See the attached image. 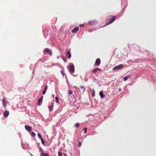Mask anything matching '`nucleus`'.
Here are the masks:
<instances>
[{
  "instance_id": "obj_36",
  "label": "nucleus",
  "mask_w": 156,
  "mask_h": 156,
  "mask_svg": "<svg viewBox=\"0 0 156 156\" xmlns=\"http://www.w3.org/2000/svg\"><path fill=\"white\" fill-rule=\"evenodd\" d=\"M64 61L65 62H66V60H64Z\"/></svg>"
},
{
  "instance_id": "obj_27",
  "label": "nucleus",
  "mask_w": 156,
  "mask_h": 156,
  "mask_svg": "<svg viewBox=\"0 0 156 156\" xmlns=\"http://www.w3.org/2000/svg\"><path fill=\"white\" fill-rule=\"evenodd\" d=\"M81 143L80 142H79L78 143V146L79 147H80V146L81 145Z\"/></svg>"
},
{
  "instance_id": "obj_26",
  "label": "nucleus",
  "mask_w": 156,
  "mask_h": 156,
  "mask_svg": "<svg viewBox=\"0 0 156 156\" xmlns=\"http://www.w3.org/2000/svg\"><path fill=\"white\" fill-rule=\"evenodd\" d=\"M41 141L42 144H44V140H43V139L42 138L41 139Z\"/></svg>"
},
{
  "instance_id": "obj_33",
  "label": "nucleus",
  "mask_w": 156,
  "mask_h": 156,
  "mask_svg": "<svg viewBox=\"0 0 156 156\" xmlns=\"http://www.w3.org/2000/svg\"><path fill=\"white\" fill-rule=\"evenodd\" d=\"M40 150H41V151L42 152H43V149H42V148H40Z\"/></svg>"
},
{
  "instance_id": "obj_29",
  "label": "nucleus",
  "mask_w": 156,
  "mask_h": 156,
  "mask_svg": "<svg viewBox=\"0 0 156 156\" xmlns=\"http://www.w3.org/2000/svg\"><path fill=\"white\" fill-rule=\"evenodd\" d=\"M47 88H48V86L47 85L45 86L44 88V90L46 91L47 89Z\"/></svg>"
},
{
  "instance_id": "obj_21",
  "label": "nucleus",
  "mask_w": 156,
  "mask_h": 156,
  "mask_svg": "<svg viewBox=\"0 0 156 156\" xmlns=\"http://www.w3.org/2000/svg\"><path fill=\"white\" fill-rule=\"evenodd\" d=\"M75 126L76 127H78L80 126V124L78 123H76L75 125Z\"/></svg>"
},
{
  "instance_id": "obj_1",
  "label": "nucleus",
  "mask_w": 156,
  "mask_h": 156,
  "mask_svg": "<svg viewBox=\"0 0 156 156\" xmlns=\"http://www.w3.org/2000/svg\"><path fill=\"white\" fill-rule=\"evenodd\" d=\"M124 66V65L123 64H121L119 65L116 66L114 67L113 68V70H119L122 69L123 68Z\"/></svg>"
},
{
  "instance_id": "obj_28",
  "label": "nucleus",
  "mask_w": 156,
  "mask_h": 156,
  "mask_svg": "<svg viewBox=\"0 0 156 156\" xmlns=\"http://www.w3.org/2000/svg\"><path fill=\"white\" fill-rule=\"evenodd\" d=\"M84 131H85V133H86L87 132V128H84Z\"/></svg>"
},
{
  "instance_id": "obj_35",
  "label": "nucleus",
  "mask_w": 156,
  "mask_h": 156,
  "mask_svg": "<svg viewBox=\"0 0 156 156\" xmlns=\"http://www.w3.org/2000/svg\"><path fill=\"white\" fill-rule=\"evenodd\" d=\"M119 91H121V89H119Z\"/></svg>"
},
{
  "instance_id": "obj_12",
  "label": "nucleus",
  "mask_w": 156,
  "mask_h": 156,
  "mask_svg": "<svg viewBox=\"0 0 156 156\" xmlns=\"http://www.w3.org/2000/svg\"><path fill=\"white\" fill-rule=\"evenodd\" d=\"M66 56L68 58H70L71 57V55L69 50L67 51L66 54Z\"/></svg>"
},
{
  "instance_id": "obj_30",
  "label": "nucleus",
  "mask_w": 156,
  "mask_h": 156,
  "mask_svg": "<svg viewBox=\"0 0 156 156\" xmlns=\"http://www.w3.org/2000/svg\"><path fill=\"white\" fill-rule=\"evenodd\" d=\"M84 26V24H81L80 25H79V27H83V26Z\"/></svg>"
},
{
  "instance_id": "obj_22",
  "label": "nucleus",
  "mask_w": 156,
  "mask_h": 156,
  "mask_svg": "<svg viewBox=\"0 0 156 156\" xmlns=\"http://www.w3.org/2000/svg\"><path fill=\"white\" fill-rule=\"evenodd\" d=\"M37 135H38V137H39V138L40 139H41L42 138V136H41V135L39 133H38L37 134Z\"/></svg>"
},
{
  "instance_id": "obj_18",
  "label": "nucleus",
  "mask_w": 156,
  "mask_h": 156,
  "mask_svg": "<svg viewBox=\"0 0 156 156\" xmlns=\"http://www.w3.org/2000/svg\"><path fill=\"white\" fill-rule=\"evenodd\" d=\"M63 154L61 151H59L58 152V156H62Z\"/></svg>"
},
{
  "instance_id": "obj_14",
  "label": "nucleus",
  "mask_w": 156,
  "mask_h": 156,
  "mask_svg": "<svg viewBox=\"0 0 156 156\" xmlns=\"http://www.w3.org/2000/svg\"><path fill=\"white\" fill-rule=\"evenodd\" d=\"M99 94L101 98H103L105 97V95L103 94V91L102 90L100 91Z\"/></svg>"
},
{
  "instance_id": "obj_5",
  "label": "nucleus",
  "mask_w": 156,
  "mask_h": 156,
  "mask_svg": "<svg viewBox=\"0 0 156 156\" xmlns=\"http://www.w3.org/2000/svg\"><path fill=\"white\" fill-rule=\"evenodd\" d=\"M46 52L47 53H48L50 55H52V52L48 48H45L44 50V52Z\"/></svg>"
},
{
  "instance_id": "obj_17",
  "label": "nucleus",
  "mask_w": 156,
  "mask_h": 156,
  "mask_svg": "<svg viewBox=\"0 0 156 156\" xmlns=\"http://www.w3.org/2000/svg\"><path fill=\"white\" fill-rule=\"evenodd\" d=\"M49 154H45L43 152L41 154V156H49Z\"/></svg>"
},
{
  "instance_id": "obj_8",
  "label": "nucleus",
  "mask_w": 156,
  "mask_h": 156,
  "mask_svg": "<svg viewBox=\"0 0 156 156\" xmlns=\"http://www.w3.org/2000/svg\"><path fill=\"white\" fill-rule=\"evenodd\" d=\"M43 98V96H42L40 98H39L38 101V105H40L42 103V100Z\"/></svg>"
},
{
  "instance_id": "obj_25",
  "label": "nucleus",
  "mask_w": 156,
  "mask_h": 156,
  "mask_svg": "<svg viewBox=\"0 0 156 156\" xmlns=\"http://www.w3.org/2000/svg\"><path fill=\"white\" fill-rule=\"evenodd\" d=\"M128 76H126V77H124V81H126L128 79Z\"/></svg>"
},
{
  "instance_id": "obj_32",
  "label": "nucleus",
  "mask_w": 156,
  "mask_h": 156,
  "mask_svg": "<svg viewBox=\"0 0 156 156\" xmlns=\"http://www.w3.org/2000/svg\"><path fill=\"white\" fill-rule=\"evenodd\" d=\"M80 87L82 89H83L84 88V87L83 86H80Z\"/></svg>"
},
{
  "instance_id": "obj_2",
  "label": "nucleus",
  "mask_w": 156,
  "mask_h": 156,
  "mask_svg": "<svg viewBox=\"0 0 156 156\" xmlns=\"http://www.w3.org/2000/svg\"><path fill=\"white\" fill-rule=\"evenodd\" d=\"M127 5V2L126 0L121 1V6L123 7V8L125 9Z\"/></svg>"
},
{
  "instance_id": "obj_3",
  "label": "nucleus",
  "mask_w": 156,
  "mask_h": 156,
  "mask_svg": "<svg viewBox=\"0 0 156 156\" xmlns=\"http://www.w3.org/2000/svg\"><path fill=\"white\" fill-rule=\"evenodd\" d=\"M69 72L71 74H73L75 71L74 66L73 65H70L69 67Z\"/></svg>"
},
{
  "instance_id": "obj_20",
  "label": "nucleus",
  "mask_w": 156,
  "mask_h": 156,
  "mask_svg": "<svg viewBox=\"0 0 156 156\" xmlns=\"http://www.w3.org/2000/svg\"><path fill=\"white\" fill-rule=\"evenodd\" d=\"M68 93L69 94L71 95L73 93V91L71 90H68Z\"/></svg>"
},
{
  "instance_id": "obj_19",
  "label": "nucleus",
  "mask_w": 156,
  "mask_h": 156,
  "mask_svg": "<svg viewBox=\"0 0 156 156\" xmlns=\"http://www.w3.org/2000/svg\"><path fill=\"white\" fill-rule=\"evenodd\" d=\"M31 136L33 137H34L35 136V134L33 132H31Z\"/></svg>"
},
{
  "instance_id": "obj_24",
  "label": "nucleus",
  "mask_w": 156,
  "mask_h": 156,
  "mask_svg": "<svg viewBox=\"0 0 156 156\" xmlns=\"http://www.w3.org/2000/svg\"><path fill=\"white\" fill-rule=\"evenodd\" d=\"M93 93L92 94V97H94L95 96V91L94 90H93Z\"/></svg>"
},
{
  "instance_id": "obj_16",
  "label": "nucleus",
  "mask_w": 156,
  "mask_h": 156,
  "mask_svg": "<svg viewBox=\"0 0 156 156\" xmlns=\"http://www.w3.org/2000/svg\"><path fill=\"white\" fill-rule=\"evenodd\" d=\"M114 21V20H110V21L108 22L107 23H106L105 26H106L108 24H111V23H112Z\"/></svg>"
},
{
  "instance_id": "obj_11",
  "label": "nucleus",
  "mask_w": 156,
  "mask_h": 156,
  "mask_svg": "<svg viewBox=\"0 0 156 156\" xmlns=\"http://www.w3.org/2000/svg\"><path fill=\"white\" fill-rule=\"evenodd\" d=\"M9 114V112L8 111H5L3 113V115L5 117H7Z\"/></svg>"
},
{
  "instance_id": "obj_4",
  "label": "nucleus",
  "mask_w": 156,
  "mask_h": 156,
  "mask_svg": "<svg viewBox=\"0 0 156 156\" xmlns=\"http://www.w3.org/2000/svg\"><path fill=\"white\" fill-rule=\"evenodd\" d=\"M116 17L115 16L109 15L107 17L106 20H115Z\"/></svg>"
},
{
  "instance_id": "obj_31",
  "label": "nucleus",
  "mask_w": 156,
  "mask_h": 156,
  "mask_svg": "<svg viewBox=\"0 0 156 156\" xmlns=\"http://www.w3.org/2000/svg\"><path fill=\"white\" fill-rule=\"evenodd\" d=\"M46 90H44L43 91V92H42V94H45V93H46Z\"/></svg>"
},
{
  "instance_id": "obj_7",
  "label": "nucleus",
  "mask_w": 156,
  "mask_h": 156,
  "mask_svg": "<svg viewBox=\"0 0 156 156\" xmlns=\"http://www.w3.org/2000/svg\"><path fill=\"white\" fill-rule=\"evenodd\" d=\"M102 71V69L99 68H95V69H94V70H93L92 72L93 73H96L97 71Z\"/></svg>"
},
{
  "instance_id": "obj_13",
  "label": "nucleus",
  "mask_w": 156,
  "mask_h": 156,
  "mask_svg": "<svg viewBox=\"0 0 156 156\" xmlns=\"http://www.w3.org/2000/svg\"><path fill=\"white\" fill-rule=\"evenodd\" d=\"M101 63V60L99 58H97L95 62V64L97 65H99Z\"/></svg>"
},
{
  "instance_id": "obj_23",
  "label": "nucleus",
  "mask_w": 156,
  "mask_h": 156,
  "mask_svg": "<svg viewBox=\"0 0 156 156\" xmlns=\"http://www.w3.org/2000/svg\"><path fill=\"white\" fill-rule=\"evenodd\" d=\"M55 99L56 100V103H58V98L56 96L55 97Z\"/></svg>"
},
{
  "instance_id": "obj_15",
  "label": "nucleus",
  "mask_w": 156,
  "mask_h": 156,
  "mask_svg": "<svg viewBox=\"0 0 156 156\" xmlns=\"http://www.w3.org/2000/svg\"><path fill=\"white\" fill-rule=\"evenodd\" d=\"M2 101H3V106L5 107L6 105V102L5 101V98H4L3 99Z\"/></svg>"
},
{
  "instance_id": "obj_9",
  "label": "nucleus",
  "mask_w": 156,
  "mask_h": 156,
  "mask_svg": "<svg viewBox=\"0 0 156 156\" xmlns=\"http://www.w3.org/2000/svg\"><path fill=\"white\" fill-rule=\"evenodd\" d=\"M79 30V27H77L74 28L72 31L71 32L73 33H75L77 31H78Z\"/></svg>"
},
{
  "instance_id": "obj_10",
  "label": "nucleus",
  "mask_w": 156,
  "mask_h": 156,
  "mask_svg": "<svg viewBox=\"0 0 156 156\" xmlns=\"http://www.w3.org/2000/svg\"><path fill=\"white\" fill-rule=\"evenodd\" d=\"M89 23L91 26L94 25L96 24V22L94 20H90L89 21Z\"/></svg>"
},
{
  "instance_id": "obj_34",
  "label": "nucleus",
  "mask_w": 156,
  "mask_h": 156,
  "mask_svg": "<svg viewBox=\"0 0 156 156\" xmlns=\"http://www.w3.org/2000/svg\"><path fill=\"white\" fill-rule=\"evenodd\" d=\"M52 110V109H51V108H49V110L50 111H51V110Z\"/></svg>"
},
{
  "instance_id": "obj_6",
  "label": "nucleus",
  "mask_w": 156,
  "mask_h": 156,
  "mask_svg": "<svg viewBox=\"0 0 156 156\" xmlns=\"http://www.w3.org/2000/svg\"><path fill=\"white\" fill-rule=\"evenodd\" d=\"M32 127L30 126H29L27 125H25V129L28 131H30L32 130Z\"/></svg>"
}]
</instances>
